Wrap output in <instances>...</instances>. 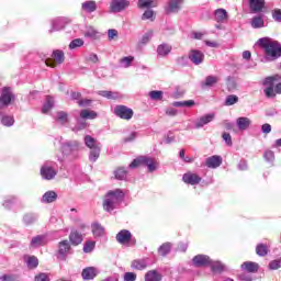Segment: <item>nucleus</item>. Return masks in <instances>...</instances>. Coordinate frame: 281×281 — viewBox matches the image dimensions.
<instances>
[{"label": "nucleus", "instance_id": "nucleus-23", "mask_svg": "<svg viewBox=\"0 0 281 281\" xmlns=\"http://www.w3.org/2000/svg\"><path fill=\"white\" fill-rule=\"evenodd\" d=\"M57 199L58 193L56 191H46L41 198V203L48 205L49 203H56Z\"/></svg>", "mask_w": 281, "mask_h": 281}, {"label": "nucleus", "instance_id": "nucleus-8", "mask_svg": "<svg viewBox=\"0 0 281 281\" xmlns=\"http://www.w3.org/2000/svg\"><path fill=\"white\" fill-rule=\"evenodd\" d=\"M113 113L116 115V117H120V120H126L127 122L133 120V115H135L133 109L126 105L114 106Z\"/></svg>", "mask_w": 281, "mask_h": 281}, {"label": "nucleus", "instance_id": "nucleus-10", "mask_svg": "<svg viewBox=\"0 0 281 281\" xmlns=\"http://www.w3.org/2000/svg\"><path fill=\"white\" fill-rule=\"evenodd\" d=\"M52 58H47L45 60V65L47 67H56V64L63 65V63H65V53L60 49L54 50L52 54Z\"/></svg>", "mask_w": 281, "mask_h": 281}, {"label": "nucleus", "instance_id": "nucleus-47", "mask_svg": "<svg viewBox=\"0 0 281 281\" xmlns=\"http://www.w3.org/2000/svg\"><path fill=\"white\" fill-rule=\"evenodd\" d=\"M14 203H16V196L9 195L3 200L2 205L5 207V210H12Z\"/></svg>", "mask_w": 281, "mask_h": 281}, {"label": "nucleus", "instance_id": "nucleus-46", "mask_svg": "<svg viewBox=\"0 0 281 281\" xmlns=\"http://www.w3.org/2000/svg\"><path fill=\"white\" fill-rule=\"evenodd\" d=\"M55 121H56L58 124H61V126H64V124H67V122H68L67 112H65V111H59V112H57L56 117H55Z\"/></svg>", "mask_w": 281, "mask_h": 281}, {"label": "nucleus", "instance_id": "nucleus-29", "mask_svg": "<svg viewBox=\"0 0 281 281\" xmlns=\"http://www.w3.org/2000/svg\"><path fill=\"white\" fill-rule=\"evenodd\" d=\"M83 36L86 38H91L92 41H98L100 38L101 34L98 30L93 26H86V31L83 32Z\"/></svg>", "mask_w": 281, "mask_h": 281}, {"label": "nucleus", "instance_id": "nucleus-58", "mask_svg": "<svg viewBox=\"0 0 281 281\" xmlns=\"http://www.w3.org/2000/svg\"><path fill=\"white\" fill-rule=\"evenodd\" d=\"M124 281H136L137 280V273L135 272H125L123 274Z\"/></svg>", "mask_w": 281, "mask_h": 281}, {"label": "nucleus", "instance_id": "nucleus-49", "mask_svg": "<svg viewBox=\"0 0 281 281\" xmlns=\"http://www.w3.org/2000/svg\"><path fill=\"white\" fill-rule=\"evenodd\" d=\"M150 100H156V101H159V100H164V91L161 90H153L148 93Z\"/></svg>", "mask_w": 281, "mask_h": 281}, {"label": "nucleus", "instance_id": "nucleus-30", "mask_svg": "<svg viewBox=\"0 0 281 281\" xmlns=\"http://www.w3.org/2000/svg\"><path fill=\"white\" fill-rule=\"evenodd\" d=\"M227 19H228L227 10L216 9L214 11V21H216V23H225V21H227Z\"/></svg>", "mask_w": 281, "mask_h": 281}, {"label": "nucleus", "instance_id": "nucleus-57", "mask_svg": "<svg viewBox=\"0 0 281 281\" xmlns=\"http://www.w3.org/2000/svg\"><path fill=\"white\" fill-rule=\"evenodd\" d=\"M26 265L30 269H36L38 267V258L34 256L29 257Z\"/></svg>", "mask_w": 281, "mask_h": 281}, {"label": "nucleus", "instance_id": "nucleus-16", "mask_svg": "<svg viewBox=\"0 0 281 281\" xmlns=\"http://www.w3.org/2000/svg\"><path fill=\"white\" fill-rule=\"evenodd\" d=\"M215 115L214 113H209L205 114L199 119H196L193 124H194V128H203V126H207V124H210V122H212L214 120Z\"/></svg>", "mask_w": 281, "mask_h": 281}, {"label": "nucleus", "instance_id": "nucleus-56", "mask_svg": "<svg viewBox=\"0 0 281 281\" xmlns=\"http://www.w3.org/2000/svg\"><path fill=\"white\" fill-rule=\"evenodd\" d=\"M150 38H153V31H147L140 38L139 43L140 45H146L150 43Z\"/></svg>", "mask_w": 281, "mask_h": 281}, {"label": "nucleus", "instance_id": "nucleus-36", "mask_svg": "<svg viewBox=\"0 0 281 281\" xmlns=\"http://www.w3.org/2000/svg\"><path fill=\"white\" fill-rule=\"evenodd\" d=\"M101 150H102V145L90 149L89 161H91L92 164H95V161H98V159H100Z\"/></svg>", "mask_w": 281, "mask_h": 281}, {"label": "nucleus", "instance_id": "nucleus-62", "mask_svg": "<svg viewBox=\"0 0 281 281\" xmlns=\"http://www.w3.org/2000/svg\"><path fill=\"white\" fill-rule=\"evenodd\" d=\"M238 279L240 281H252L254 280V277L247 272H241L238 274Z\"/></svg>", "mask_w": 281, "mask_h": 281}, {"label": "nucleus", "instance_id": "nucleus-1", "mask_svg": "<svg viewBox=\"0 0 281 281\" xmlns=\"http://www.w3.org/2000/svg\"><path fill=\"white\" fill-rule=\"evenodd\" d=\"M259 45L266 54V60H278L281 56V44L269 37L259 38Z\"/></svg>", "mask_w": 281, "mask_h": 281}, {"label": "nucleus", "instance_id": "nucleus-22", "mask_svg": "<svg viewBox=\"0 0 281 281\" xmlns=\"http://www.w3.org/2000/svg\"><path fill=\"white\" fill-rule=\"evenodd\" d=\"M222 164H223V158L218 155L211 156L205 160V166L212 169L220 168Z\"/></svg>", "mask_w": 281, "mask_h": 281}, {"label": "nucleus", "instance_id": "nucleus-41", "mask_svg": "<svg viewBox=\"0 0 281 281\" xmlns=\"http://www.w3.org/2000/svg\"><path fill=\"white\" fill-rule=\"evenodd\" d=\"M99 95L102 98H106V100H117L120 94L117 92L109 91V90H101L98 92Z\"/></svg>", "mask_w": 281, "mask_h": 281}, {"label": "nucleus", "instance_id": "nucleus-48", "mask_svg": "<svg viewBox=\"0 0 281 281\" xmlns=\"http://www.w3.org/2000/svg\"><path fill=\"white\" fill-rule=\"evenodd\" d=\"M126 175H128V171L124 167H120L114 171V177L119 181H124L126 179Z\"/></svg>", "mask_w": 281, "mask_h": 281}, {"label": "nucleus", "instance_id": "nucleus-15", "mask_svg": "<svg viewBox=\"0 0 281 281\" xmlns=\"http://www.w3.org/2000/svg\"><path fill=\"white\" fill-rule=\"evenodd\" d=\"M212 259L207 255H196L192 258L193 267H207Z\"/></svg>", "mask_w": 281, "mask_h": 281}, {"label": "nucleus", "instance_id": "nucleus-55", "mask_svg": "<svg viewBox=\"0 0 281 281\" xmlns=\"http://www.w3.org/2000/svg\"><path fill=\"white\" fill-rule=\"evenodd\" d=\"M85 41L82 38H75L69 44V49H77V47H82Z\"/></svg>", "mask_w": 281, "mask_h": 281}, {"label": "nucleus", "instance_id": "nucleus-11", "mask_svg": "<svg viewBox=\"0 0 281 281\" xmlns=\"http://www.w3.org/2000/svg\"><path fill=\"white\" fill-rule=\"evenodd\" d=\"M182 7L183 0H168L164 9L167 14H179Z\"/></svg>", "mask_w": 281, "mask_h": 281}, {"label": "nucleus", "instance_id": "nucleus-32", "mask_svg": "<svg viewBox=\"0 0 281 281\" xmlns=\"http://www.w3.org/2000/svg\"><path fill=\"white\" fill-rule=\"evenodd\" d=\"M91 229L94 238H102V236H104V228L100 225V223H92Z\"/></svg>", "mask_w": 281, "mask_h": 281}, {"label": "nucleus", "instance_id": "nucleus-38", "mask_svg": "<svg viewBox=\"0 0 281 281\" xmlns=\"http://www.w3.org/2000/svg\"><path fill=\"white\" fill-rule=\"evenodd\" d=\"M269 244H258L256 246V254L257 256H260L261 258H265V256H267V254H269Z\"/></svg>", "mask_w": 281, "mask_h": 281}, {"label": "nucleus", "instance_id": "nucleus-53", "mask_svg": "<svg viewBox=\"0 0 281 281\" xmlns=\"http://www.w3.org/2000/svg\"><path fill=\"white\" fill-rule=\"evenodd\" d=\"M263 159L268 161V164H273V161H276V154L273 150L268 149L263 153Z\"/></svg>", "mask_w": 281, "mask_h": 281}, {"label": "nucleus", "instance_id": "nucleus-33", "mask_svg": "<svg viewBox=\"0 0 281 281\" xmlns=\"http://www.w3.org/2000/svg\"><path fill=\"white\" fill-rule=\"evenodd\" d=\"M85 145L87 146V148L93 149V148H98L99 146H102L100 143H98V140L95 138H93V136L91 135H86L83 138Z\"/></svg>", "mask_w": 281, "mask_h": 281}, {"label": "nucleus", "instance_id": "nucleus-63", "mask_svg": "<svg viewBox=\"0 0 281 281\" xmlns=\"http://www.w3.org/2000/svg\"><path fill=\"white\" fill-rule=\"evenodd\" d=\"M269 268L272 269V270H278V269H280V268H281V258L271 261V262L269 263Z\"/></svg>", "mask_w": 281, "mask_h": 281}, {"label": "nucleus", "instance_id": "nucleus-21", "mask_svg": "<svg viewBox=\"0 0 281 281\" xmlns=\"http://www.w3.org/2000/svg\"><path fill=\"white\" fill-rule=\"evenodd\" d=\"M81 10L86 12V14H93V12L98 10V2H95V0H87L81 3Z\"/></svg>", "mask_w": 281, "mask_h": 281}, {"label": "nucleus", "instance_id": "nucleus-31", "mask_svg": "<svg viewBox=\"0 0 281 281\" xmlns=\"http://www.w3.org/2000/svg\"><path fill=\"white\" fill-rule=\"evenodd\" d=\"M250 25L254 27V30H260V27H265V15H255L251 19Z\"/></svg>", "mask_w": 281, "mask_h": 281}, {"label": "nucleus", "instance_id": "nucleus-40", "mask_svg": "<svg viewBox=\"0 0 281 281\" xmlns=\"http://www.w3.org/2000/svg\"><path fill=\"white\" fill-rule=\"evenodd\" d=\"M209 266L211 267V271H213V273H222V271H225V265H223L221 261H212L211 259Z\"/></svg>", "mask_w": 281, "mask_h": 281}, {"label": "nucleus", "instance_id": "nucleus-35", "mask_svg": "<svg viewBox=\"0 0 281 281\" xmlns=\"http://www.w3.org/2000/svg\"><path fill=\"white\" fill-rule=\"evenodd\" d=\"M241 270L247 271L248 273H256V271H258V263L246 261L241 265Z\"/></svg>", "mask_w": 281, "mask_h": 281}, {"label": "nucleus", "instance_id": "nucleus-27", "mask_svg": "<svg viewBox=\"0 0 281 281\" xmlns=\"http://www.w3.org/2000/svg\"><path fill=\"white\" fill-rule=\"evenodd\" d=\"M145 281H161L164 280V276L157 270H149L145 273Z\"/></svg>", "mask_w": 281, "mask_h": 281}, {"label": "nucleus", "instance_id": "nucleus-9", "mask_svg": "<svg viewBox=\"0 0 281 281\" xmlns=\"http://www.w3.org/2000/svg\"><path fill=\"white\" fill-rule=\"evenodd\" d=\"M130 7H131L130 0H111L110 12L112 14H120V12H124V10H126Z\"/></svg>", "mask_w": 281, "mask_h": 281}, {"label": "nucleus", "instance_id": "nucleus-20", "mask_svg": "<svg viewBox=\"0 0 281 281\" xmlns=\"http://www.w3.org/2000/svg\"><path fill=\"white\" fill-rule=\"evenodd\" d=\"M236 126L238 131L245 132L251 126V119L247 116H240L236 119Z\"/></svg>", "mask_w": 281, "mask_h": 281}, {"label": "nucleus", "instance_id": "nucleus-17", "mask_svg": "<svg viewBox=\"0 0 281 281\" xmlns=\"http://www.w3.org/2000/svg\"><path fill=\"white\" fill-rule=\"evenodd\" d=\"M47 245V235H37L32 237L30 247L32 249H38V247H45Z\"/></svg>", "mask_w": 281, "mask_h": 281}, {"label": "nucleus", "instance_id": "nucleus-64", "mask_svg": "<svg viewBox=\"0 0 281 281\" xmlns=\"http://www.w3.org/2000/svg\"><path fill=\"white\" fill-rule=\"evenodd\" d=\"M0 281H16V277L12 274H3L0 277Z\"/></svg>", "mask_w": 281, "mask_h": 281}, {"label": "nucleus", "instance_id": "nucleus-5", "mask_svg": "<svg viewBox=\"0 0 281 281\" xmlns=\"http://www.w3.org/2000/svg\"><path fill=\"white\" fill-rule=\"evenodd\" d=\"M276 80H278V76H269L261 81V85L265 87L263 93L269 100L278 95V92H276Z\"/></svg>", "mask_w": 281, "mask_h": 281}, {"label": "nucleus", "instance_id": "nucleus-6", "mask_svg": "<svg viewBox=\"0 0 281 281\" xmlns=\"http://www.w3.org/2000/svg\"><path fill=\"white\" fill-rule=\"evenodd\" d=\"M56 142L60 144L61 151L66 156L74 155V153H78V150H80V143L78 140H68L63 143V136H59L56 138Z\"/></svg>", "mask_w": 281, "mask_h": 281}, {"label": "nucleus", "instance_id": "nucleus-7", "mask_svg": "<svg viewBox=\"0 0 281 281\" xmlns=\"http://www.w3.org/2000/svg\"><path fill=\"white\" fill-rule=\"evenodd\" d=\"M116 241L120 245H125L126 247H135V245H137V239H135V237L128 229L120 231L116 234Z\"/></svg>", "mask_w": 281, "mask_h": 281}, {"label": "nucleus", "instance_id": "nucleus-39", "mask_svg": "<svg viewBox=\"0 0 281 281\" xmlns=\"http://www.w3.org/2000/svg\"><path fill=\"white\" fill-rule=\"evenodd\" d=\"M69 240L71 245L78 246L80 243H82V234H80L78 231H72L69 235Z\"/></svg>", "mask_w": 281, "mask_h": 281}, {"label": "nucleus", "instance_id": "nucleus-28", "mask_svg": "<svg viewBox=\"0 0 281 281\" xmlns=\"http://www.w3.org/2000/svg\"><path fill=\"white\" fill-rule=\"evenodd\" d=\"M38 222V213H26L22 217V223L26 226L34 225Z\"/></svg>", "mask_w": 281, "mask_h": 281}, {"label": "nucleus", "instance_id": "nucleus-44", "mask_svg": "<svg viewBox=\"0 0 281 281\" xmlns=\"http://www.w3.org/2000/svg\"><path fill=\"white\" fill-rule=\"evenodd\" d=\"M52 109H54V98L48 95L46 97V102L42 108V113H49Z\"/></svg>", "mask_w": 281, "mask_h": 281}, {"label": "nucleus", "instance_id": "nucleus-12", "mask_svg": "<svg viewBox=\"0 0 281 281\" xmlns=\"http://www.w3.org/2000/svg\"><path fill=\"white\" fill-rule=\"evenodd\" d=\"M14 94L12 93V88L4 87L0 95V109H5V106H10V102H12Z\"/></svg>", "mask_w": 281, "mask_h": 281}, {"label": "nucleus", "instance_id": "nucleus-61", "mask_svg": "<svg viewBox=\"0 0 281 281\" xmlns=\"http://www.w3.org/2000/svg\"><path fill=\"white\" fill-rule=\"evenodd\" d=\"M272 19L277 22V23H281V9H274L272 11Z\"/></svg>", "mask_w": 281, "mask_h": 281}, {"label": "nucleus", "instance_id": "nucleus-52", "mask_svg": "<svg viewBox=\"0 0 281 281\" xmlns=\"http://www.w3.org/2000/svg\"><path fill=\"white\" fill-rule=\"evenodd\" d=\"M95 249V241L93 240H88L83 245V254H91Z\"/></svg>", "mask_w": 281, "mask_h": 281}, {"label": "nucleus", "instance_id": "nucleus-14", "mask_svg": "<svg viewBox=\"0 0 281 281\" xmlns=\"http://www.w3.org/2000/svg\"><path fill=\"white\" fill-rule=\"evenodd\" d=\"M182 181L188 186H199V183L202 181V178L194 172L188 171L182 176Z\"/></svg>", "mask_w": 281, "mask_h": 281}, {"label": "nucleus", "instance_id": "nucleus-3", "mask_svg": "<svg viewBox=\"0 0 281 281\" xmlns=\"http://www.w3.org/2000/svg\"><path fill=\"white\" fill-rule=\"evenodd\" d=\"M139 166H146L148 172H155L159 168V162L150 156H139L130 164L128 168H139Z\"/></svg>", "mask_w": 281, "mask_h": 281}, {"label": "nucleus", "instance_id": "nucleus-37", "mask_svg": "<svg viewBox=\"0 0 281 281\" xmlns=\"http://www.w3.org/2000/svg\"><path fill=\"white\" fill-rule=\"evenodd\" d=\"M157 4H155V0H138L137 1V8L139 10H150V8H155Z\"/></svg>", "mask_w": 281, "mask_h": 281}, {"label": "nucleus", "instance_id": "nucleus-51", "mask_svg": "<svg viewBox=\"0 0 281 281\" xmlns=\"http://www.w3.org/2000/svg\"><path fill=\"white\" fill-rule=\"evenodd\" d=\"M237 102H238V95L229 94L226 97L225 106H234V104H237Z\"/></svg>", "mask_w": 281, "mask_h": 281}, {"label": "nucleus", "instance_id": "nucleus-54", "mask_svg": "<svg viewBox=\"0 0 281 281\" xmlns=\"http://www.w3.org/2000/svg\"><path fill=\"white\" fill-rule=\"evenodd\" d=\"M218 82V77L216 76H207L205 78L204 87H214Z\"/></svg>", "mask_w": 281, "mask_h": 281}, {"label": "nucleus", "instance_id": "nucleus-2", "mask_svg": "<svg viewBox=\"0 0 281 281\" xmlns=\"http://www.w3.org/2000/svg\"><path fill=\"white\" fill-rule=\"evenodd\" d=\"M122 201H124V191H122V189L108 191L103 199L104 212H109V214H111L113 210H117V207H120Z\"/></svg>", "mask_w": 281, "mask_h": 281}, {"label": "nucleus", "instance_id": "nucleus-19", "mask_svg": "<svg viewBox=\"0 0 281 281\" xmlns=\"http://www.w3.org/2000/svg\"><path fill=\"white\" fill-rule=\"evenodd\" d=\"M100 273V270L95 267H87L81 272V278L83 280H94L95 277Z\"/></svg>", "mask_w": 281, "mask_h": 281}, {"label": "nucleus", "instance_id": "nucleus-60", "mask_svg": "<svg viewBox=\"0 0 281 281\" xmlns=\"http://www.w3.org/2000/svg\"><path fill=\"white\" fill-rule=\"evenodd\" d=\"M34 281H50L49 274L45 272H40L35 276Z\"/></svg>", "mask_w": 281, "mask_h": 281}, {"label": "nucleus", "instance_id": "nucleus-13", "mask_svg": "<svg viewBox=\"0 0 281 281\" xmlns=\"http://www.w3.org/2000/svg\"><path fill=\"white\" fill-rule=\"evenodd\" d=\"M71 249V245H69V240H63L58 244V260H67V254H69Z\"/></svg>", "mask_w": 281, "mask_h": 281}, {"label": "nucleus", "instance_id": "nucleus-59", "mask_svg": "<svg viewBox=\"0 0 281 281\" xmlns=\"http://www.w3.org/2000/svg\"><path fill=\"white\" fill-rule=\"evenodd\" d=\"M228 91H234L236 89V79L234 77H228L226 81Z\"/></svg>", "mask_w": 281, "mask_h": 281}, {"label": "nucleus", "instance_id": "nucleus-50", "mask_svg": "<svg viewBox=\"0 0 281 281\" xmlns=\"http://www.w3.org/2000/svg\"><path fill=\"white\" fill-rule=\"evenodd\" d=\"M87 128V122H85V119H78L76 126L72 128L74 133H78L80 131H85Z\"/></svg>", "mask_w": 281, "mask_h": 281}, {"label": "nucleus", "instance_id": "nucleus-18", "mask_svg": "<svg viewBox=\"0 0 281 281\" xmlns=\"http://www.w3.org/2000/svg\"><path fill=\"white\" fill-rule=\"evenodd\" d=\"M189 60H191L193 65H201L203 60H205V55L201 50L192 49L189 53Z\"/></svg>", "mask_w": 281, "mask_h": 281}, {"label": "nucleus", "instance_id": "nucleus-25", "mask_svg": "<svg viewBox=\"0 0 281 281\" xmlns=\"http://www.w3.org/2000/svg\"><path fill=\"white\" fill-rule=\"evenodd\" d=\"M157 56L160 58H166V56H169L170 52H172V45L168 43H162L157 46Z\"/></svg>", "mask_w": 281, "mask_h": 281}, {"label": "nucleus", "instance_id": "nucleus-24", "mask_svg": "<svg viewBox=\"0 0 281 281\" xmlns=\"http://www.w3.org/2000/svg\"><path fill=\"white\" fill-rule=\"evenodd\" d=\"M69 22L67 18H58L53 20L50 32H60L65 30V25Z\"/></svg>", "mask_w": 281, "mask_h": 281}, {"label": "nucleus", "instance_id": "nucleus-43", "mask_svg": "<svg viewBox=\"0 0 281 281\" xmlns=\"http://www.w3.org/2000/svg\"><path fill=\"white\" fill-rule=\"evenodd\" d=\"M170 249H172V244L165 243L158 248V254L166 258V256L170 254Z\"/></svg>", "mask_w": 281, "mask_h": 281}, {"label": "nucleus", "instance_id": "nucleus-4", "mask_svg": "<svg viewBox=\"0 0 281 281\" xmlns=\"http://www.w3.org/2000/svg\"><path fill=\"white\" fill-rule=\"evenodd\" d=\"M57 168H58V165H56L55 161H52V160L45 161L42 165L40 170V175L42 179H44L45 181H52L56 179V176L58 175Z\"/></svg>", "mask_w": 281, "mask_h": 281}, {"label": "nucleus", "instance_id": "nucleus-45", "mask_svg": "<svg viewBox=\"0 0 281 281\" xmlns=\"http://www.w3.org/2000/svg\"><path fill=\"white\" fill-rule=\"evenodd\" d=\"M133 60H135V57L133 56H126L120 59V67H123V69H128L133 65Z\"/></svg>", "mask_w": 281, "mask_h": 281}, {"label": "nucleus", "instance_id": "nucleus-34", "mask_svg": "<svg viewBox=\"0 0 281 281\" xmlns=\"http://www.w3.org/2000/svg\"><path fill=\"white\" fill-rule=\"evenodd\" d=\"M148 267V260L146 259H137L132 261V269H136L137 271H144Z\"/></svg>", "mask_w": 281, "mask_h": 281}, {"label": "nucleus", "instance_id": "nucleus-26", "mask_svg": "<svg viewBox=\"0 0 281 281\" xmlns=\"http://www.w3.org/2000/svg\"><path fill=\"white\" fill-rule=\"evenodd\" d=\"M249 8L252 14H258L265 8V0H249Z\"/></svg>", "mask_w": 281, "mask_h": 281}, {"label": "nucleus", "instance_id": "nucleus-42", "mask_svg": "<svg viewBox=\"0 0 281 281\" xmlns=\"http://www.w3.org/2000/svg\"><path fill=\"white\" fill-rule=\"evenodd\" d=\"M95 117H98V113H95V111L81 110L80 112L81 120H95Z\"/></svg>", "mask_w": 281, "mask_h": 281}]
</instances>
